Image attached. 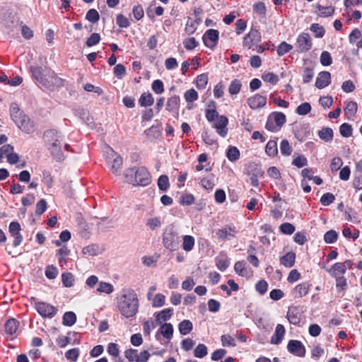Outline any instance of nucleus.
<instances>
[{
  "label": "nucleus",
  "mask_w": 362,
  "mask_h": 362,
  "mask_svg": "<svg viewBox=\"0 0 362 362\" xmlns=\"http://www.w3.org/2000/svg\"><path fill=\"white\" fill-rule=\"evenodd\" d=\"M62 284L65 287H71L74 285V276L70 272H66L62 275Z\"/></svg>",
  "instance_id": "a19ab883"
},
{
  "label": "nucleus",
  "mask_w": 362,
  "mask_h": 362,
  "mask_svg": "<svg viewBox=\"0 0 362 362\" xmlns=\"http://www.w3.org/2000/svg\"><path fill=\"white\" fill-rule=\"evenodd\" d=\"M117 306L120 313L125 317H132L138 312L139 299L133 290L125 291L117 300Z\"/></svg>",
  "instance_id": "f03ea898"
},
{
  "label": "nucleus",
  "mask_w": 362,
  "mask_h": 362,
  "mask_svg": "<svg viewBox=\"0 0 362 362\" xmlns=\"http://www.w3.org/2000/svg\"><path fill=\"white\" fill-rule=\"evenodd\" d=\"M280 151L284 156H288L291 155L292 148L289 144V142L286 139H283L280 144Z\"/></svg>",
  "instance_id": "de8ad7c7"
},
{
  "label": "nucleus",
  "mask_w": 362,
  "mask_h": 362,
  "mask_svg": "<svg viewBox=\"0 0 362 362\" xmlns=\"http://www.w3.org/2000/svg\"><path fill=\"white\" fill-rule=\"evenodd\" d=\"M310 30L315 33L316 37H322L325 33L324 28L318 23H313Z\"/></svg>",
  "instance_id": "6e6d98bb"
},
{
  "label": "nucleus",
  "mask_w": 362,
  "mask_h": 362,
  "mask_svg": "<svg viewBox=\"0 0 362 362\" xmlns=\"http://www.w3.org/2000/svg\"><path fill=\"white\" fill-rule=\"evenodd\" d=\"M241 87L242 83L240 81L234 79L231 81L229 86L228 92L230 95H236L240 92Z\"/></svg>",
  "instance_id": "ea45409f"
},
{
  "label": "nucleus",
  "mask_w": 362,
  "mask_h": 362,
  "mask_svg": "<svg viewBox=\"0 0 362 362\" xmlns=\"http://www.w3.org/2000/svg\"><path fill=\"white\" fill-rule=\"evenodd\" d=\"M346 272V265L343 262L335 263L329 271L330 275L334 277H337L340 274H344Z\"/></svg>",
  "instance_id": "412c9836"
},
{
  "label": "nucleus",
  "mask_w": 362,
  "mask_h": 362,
  "mask_svg": "<svg viewBox=\"0 0 362 362\" xmlns=\"http://www.w3.org/2000/svg\"><path fill=\"white\" fill-rule=\"evenodd\" d=\"M262 78L264 82H267L273 85L276 84L279 81L278 75L273 72L264 73L262 75Z\"/></svg>",
  "instance_id": "4c0bfd02"
},
{
  "label": "nucleus",
  "mask_w": 362,
  "mask_h": 362,
  "mask_svg": "<svg viewBox=\"0 0 362 362\" xmlns=\"http://www.w3.org/2000/svg\"><path fill=\"white\" fill-rule=\"evenodd\" d=\"M114 291L113 286L107 282L100 281L97 288V291L99 293H105L106 294H110L112 293Z\"/></svg>",
  "instance_id": "58836bf2"
},
{
  "label": "nucleus",
  "mask_w": 362,
  "mask_h": 362,
  "mask_svg": "<svg viewBox=\"0 0 362 362\" xmlns=\"http://www.w3.org/2000/svg\"><path fill=\"white\" fill-rule=\"evenodd\" d=\"M124 356L129 362H137L138 361V351L136 349H129L125 351Z\"/></svg>",
  "instance_id": "0e129e2a"
},
{
  "label": "nucleus",
  "mask_w": 362,
  "mask_h": 362,
  "mask_svg": "<svg viewBox=\"0 0 362 362\" xmlns=\"http://www.w3.org/2000/svg\"><path fill=\"white\" fill-rule=\"evenodd\" d=\"M86 19L92 23H95L99 21L100 15L95 9L91 8L86 13Z\"/></svg>",
  "instance_id": "37998d69"
},
{
  "label": "nucleus",
  "mask_w": 362,
  "mask_h": 362,
  "mask_svg": "<svg viewBox=\"0 0 362 362\" xmlns=\"http://www.w3.org/2000/svg\"><path fill=\"white\" fill-rule=\"evenodd\" d=\"M100 40V35L98 33H94L90 35L89 37L87 38L86 41V45L88 47H93L99 43Z\"/></svg>",
  "instance_id": "e2e57ef3"
},
{
  "label": "nucleus",
  "mask_w": 362,
  "mask_h": 362,
  "mask_svg": "<svg viewBox=\"0 0 362 362\" xmlns=\"http://www.w3.org/2000/svg\"><path fill=\"white\" fill-rule=\"evenodd\" d=\"M280 129L286 121V115L280 112H274L269 115Z\"/></svg>",
  "instance_id": "393cba45"
},
{
  "label": "nucleus",
  "mask_w": 362,
  "mask_h": 362,
  "mask_svg": "<svg viewBox=\"0 0 362 362\" xmlns=\"http://www.w3.org/2000/svg\"><path fill=\"white\" fill-rule=\"evenodd\" d=\"M165 297L163 294L157 293L153 299L152 305L154 308H160L165 305Z\"/></svg>",
  "instance_id": "13d9d810"
},
{
  "label": "nucleus",
  "mask_w": 362,
  "mask_h": 362,
  "mask_svg": "<svg viewBox=\"0 0 362 362\" xmlns=\"http://www.w3.org/2000/svg\"><path fill=\"white\" fill-rule=\"evenodd\" d=\"M110 151H111V154L113 158L110 166V170L112 173L119 175L120 173L121 167L123 163V158L117 153H115L112 148H110Z\"/></svg>",
  "instance_id": "2eb2a0df"
},
{
  "label": "nucleus",
  "mask_w": 362,
  "mask_h": 362,
  "mask_svg": "<svg viewBox=\"0 0 362 362\" xmlns=\"http://www.w3.org/2000/svg\"><path fill=\"white\" fill-rule=\"evenodd\" d=\"M221 344L223 346H236L235 339L229 334H223L221 337Z\"/></svg>",
  "instance_id": "09e8293b"
},
{
  "label": "nucleus",
  "mask_w": 362,
  "mask_h": 362,
  "mask_svg": "<svg viewBox=\"0 0 362 362\" xmlns=\"http://www.w3.org/2000/svg\"><path fill=\"white\" fill-rule=\"evenodd\" d=\"M160 333L162 335L168 339H170L173 335V327L170 323H164L160 328Z\"/></svg>",
  "instance_id": "473e14b6"
},
{
  "label": "nucleus",
  "mask_w": 362,
  "mask_h": 362,
  "mask_svg": "<svg viewBox=\"0 0 362 362\" xmlns=\"http://www.w3.org/2000/svg\"><path fill=\"white\" fill-rule=\"evenodd\" d=\"M331 83V74L328 71H321L319 73L315 86L319 89H322L327 86Z\"/></svg>",
  "instance_id": "dca6fc26"
},
{
  "label": "nucleus",
  "mask_w": 362,
  "mask_h": 362,
  "mask_svg": "<svg viewBox=\"0 0 362 362\" xmlns=\"http://www.w3.org/2000/svg\"><path fill=\"white\" fill-rule=\"evenodd\" d=\"M296 254L293 252H287L280 258V262L286 267H292L295 264Z\"/></svg>",
  "instance_id": "5701e85b"
},
{
  "label": "nucleus",
  "mask_w": 362,
  "mask_h": 362,
  "mask_svg": "<svg viewBox=\"0 0 362 362\" xmlns=\"http://www.w3.org/2000/svg\"><path fill=\"white\" fill-rule=\"evenodd\" d=\"M267 97L259 94H255L247 100L249 107L252 110L259 109L265 106Z\"/></svg>",
  "instance_id": "4468645a"
},
{
  "label": "nucleus",
  "mask_w": 362,
  "mask_h": 362,
  "mask_svg": "<svg viewBox=\"0 0 362 362\" xmlns=\"http://www.w3.org/2000/svg\"><path fill=\"white\" fill-rule=\"evenodd\" d=\"M180 106V97L173 95L168 98L166 103V110L169 112H177Z\"/></svg>",
  "instance_id": "4be33fe9"
},
{
  "label": "nucleus",
  "mask_w": 362,
  "mask_h": 362,
  "mask_svg": "<svg viewBox=\"0 0 362 362\" xmlns=\"http://www.w3.org/2000/svg\"><path fill=\"white\" fill-rule=\"evenodd\" d=\"M226 156L230 161H236L240 158V151L237 147L230 146L228 148Z\"/></svg>",
  "instance_id": "f704fd0d"
},
{
  "label": "nucleus",
  "mask_w": 362,
  "mask_h": 362,
  "mask_svg": "<svg viewBox=\"0 0 362 362\" xmlns=\"http://www.w3.org/2000/svg\"><path fill=\"white\" fill-rule=\"evenodd\" d=\"M194 246V238L192 235H185L183 237L182 248L186 252L191 251Z\"/></svg>",
  "instance_id": "c9c22d12"
},
{
  "label": "nucleus",
  "mask_w": 362,
  "mask_h": 362,
  "mask_svg": "<svg viewBox=\"0 0 362 362\" xmlns=\"http://www.w3.org/2000/svg\"><path fill=\"white\" fill-rule=\"evenodd\" d=\"M218 30L215 29H209L203 35L202 40L206 47L213 49L218 42Z\"/></svg>",
  "instance_id": "6e6552de"
},
{
  "label": "nucleus",
  "mask_w": 362,
  "mask_h": 362,
  "mask_svg": "<svg viewBox=\"0 0 362 362\" xmlns=\"http://www.w3.org/2000/svg\"><path fill=\"white\" fill-rule=\"evenodd\" d=\"M296 43L298 50L300 52L309 51L313 45L310 35L306 33H303L298 35Z\"/></svg>",
  "instance_id": "f8f14e48"
},
{
  "label": "nucleus",
  "mask_w": 362,
  "mask_h": 362,
  "mask_svg": "<svg viewBox=\"0 0 362 362\" xmlns=\"http://www.w3.org/2000/svg\"><path fill=\"white\" fill-rule=\"evenodd\" d=\"M335 197L333 194L327 192L324 194L320 198V203L323 206H329L334 202Z\"/></svg>",
  "instance_id": "052dcab7"
},
{
  "label": "nucleus",
  "mask_w": 362,
  "mask_h": 362,
  "mask_svg": "<svg viewBox=\"0 0 362 362\" xmlns=\"http://www.w3.org/2000/svg\"><path fill=\"white\" fill-rule=\"evenodd\" d=\"M317 8L319 11L318 16L322 18L332 16L334 13V8L331 6L325 7L320 4H317Z\"/></svg>",
  "instance_id": "2f4dec72"
},
{
  "label": "nucleus",
  "mask_w": 362,
  "mask_h": 362,
  "mask_svg": "<svg viewBox=\"0 0 362 362\" xmlns=\"http://www.w3.org/2000/svg\"><path fill=\"white\" fill-rule=\"evenodd\" d=\"M286 329L283 325L278 324L275 328V332L271 339V343L273 344H280L285 335Z\"/></svg>",
  "instance_id": "a211bd4d"
},
{
  "label": "nucleus",
  "mask_w": 362,
  "mask_h": 362,
  "mask_svg": "<svg viewBox=\"0 0 362 362\" xmlns=\"http://www.w3.org/2000/svg\"><path fill=\"white\" fill-rule=\"evenodd\" d=\"M173 313V308H165L158 313L156 320L160 323L161 320L167 321L170 319Z\"/></svg>",
  "instance_id": "c756f323"
},
{
  "label": "nucleus",
  "mask_w": 362,
  "mask_h": 362,
  "mask_svg": "<svg viewBox=\"0 0 362 362\" xmlns=\"http://www.w3.org/2000/svg\"><path fill=\"white\" fill-rule=\"evenodd\" d=\"M265 152L267 156L274 157L278 153L277 143L274 140H270L265 146Z\"/></svg>",
  "instance_id": "cd10ccee"
},
{
  "label": "nucleus",
  "mask_w": 362,
  "mask_h": 362,
  "mask_svg": "<svg viewBox=\"0 0 362 362\" xmlns=\"http://www.w3.org/2000/svg\"><path fill=\"white\" fill-rule=\"evenodd\" d=\"M303 309L300 306H291L288 308L286 317L289 322L294 325H298L300 323Z\"/></svg>",
  "instance_id": "9d476101"
},
{
  "label": "nucleus",
  "mask_w": 362,
  "mask_h": 362,
  "mask_svg": "<svg viewBox=\"0 0 362 362\" xmlns=\"http://www.w3.org/2000/svg\"><path fill=\"white\" fill-rule=\"evenodd\" d=\"M76 315L74 312H66L63 316L62 323L65 326L71 327L76 323Z\"/></svg>",
  "instance_id": "c85d7f7f"
},
{
  "label": "nucleus",
  "mask_w": 362,
  "mask_h": 362,
  "mask_svg": "<svg viewBox=\"0 0 362 362\" xmlns=\"http://www.w3.org/2000/svg\"><path fill=\"white\" fill-rule=\"evenodd\" d=\"M310 290V284L304 282L297 285L293 290L295 298H302L305 296Z\"/></svg>",
  "instance_id": "aec40b11"
},
{
  "label": "nucleus",
  "mask_w": 362,
  "mask_h": 362,
  "mask_svg": "<svg viewBox=\"0 0 362 362\" xmlns=\"http://www.w3.org/2000/svg\"><path fill=\"white\" fill-rule=\"evenodd\" d=\"M124 177L128 183L134 186H147L151 182V175L145 167L129 168L125 170Z\"/></svg>",
  "instance_id": "39448f33"
},
{
  "label": "nucleus",
  "mask_w": 362,
  "mask_h": 362,
  "mask_svg": "<svg viewBox=\"0 0 362 362\" xmlns=\"http://www.w3.org/2000/svg\"><path fill=\"white\" fill-rule=\"evenodd\" d=\"M35 301L34 306L37 312L40 316L44 318L52 319L57 314L58 309L57 307L42 301H36L35 298H33Z\"/></svg>",
  "instance_id": "0eeeda50"
},
{
  "label": "nucleus",
  "mask_w": 362,
  "mask_h": 362,
  "mask_svg": "<svg viewBox=\"0 0 362 362\" xmlns=\"http://www.w3.org/2000/svg\"><path fill=\"white\" fill-rule=\"evenodd\" d=\"M161 221L159 217H153L146 220V226L151 230H155L161 226Z\"/></svg>",
  "instance_id": "3c124183"
},
{
  "label": "nucleus",
  "mask_w": 362,
  "mask_h": 362,
  "mask_svg": "<svg viewBox=\"0 0 362 362\" xmlns=\"http://www.w3.org/2000/svg\"><path fill=\"white\" fill-rule=\"evenodd\" d=\"M42 182L49 188L53 186V177L50 172L44 170L42 172Z\"/></svg>",
  "instance_id": "338daca9"
},
{
  "label": "nucleus",
  "mask_w": 362,
  "mask_h": 362,
  "mask_svg": "<svg viewBox=\"0 0 362 362\" xmlns=\"http://www.w3.org/2000/svg\"><path fill=\"white\" fill-rule=\"evenodd\" d=\"M311 110V105L309 103H303L298 105L296 110V112L298 115H305Z\"/></svg>",
  "instance_id": "49530a36"
},
{
  "label": "nucleus",
  "mask_w": 362,
  "mask_h": 362,
  "mask_svg": "<svg viewBox=\"0 0 362 362\" xmlns=\"http://www.w3.org/2000/svg\"><path fill=\"white\" fill-rule=\"evenodd\" d=\"M179 332L182 335L188 334L193 329L192 322L189 320H184L178 325Z\"/></svg>",
  "instance_id": "a878e982"
},
{
  "label": "nucleus",
  "mask_w": 362,
  "mask_h": 362,
  "mask_svg": "<svg viewBox=\"0 0 362 362\" xmlns=\"http://www.w3.org/2000/svg\"><path fill=\"white\" fill-rule=\"evenodd\" d=\"M30 72L37 83L46 89L52 90L64 85L63 80L48 67L31 66Z\"/></svg>",
  "instance_id": "f257e3e1"
},
{
  "label": "nucleus",
  "mask_w": 362,
  "mask_h": 362,
  "mask_svg": "<svg viewBox=\"0 0 362 362\" xmlns=\"http://www.w3.org/2000/svg\"><path fill=\"white\" fill-rule=\"evenodd\" d=\"M352 127L348 123H343L339 127V132L344 137H349L352 134Z\"/></svg>",
  "instance_id": "8fccbe9b"
},
{
  "label": "nucleus",
  "mask_w": 362,
  "mask_h": 362,
  "mask_svg": "<svg viewBox=\"0 0 362 362\" xmlns=\"http://www.w3.org/2000/svg\"><path fill=\"white\" fill-rule=\"evenodd\" d=\"M288 351L298 357H303L305 355V348L300 341L291 339L287 344Z\"/></svg>",
  "instance_id": "9b49d317"
},
{
  "label": "nucleus",
  "mask_w": 362,
  "mask_h": 362,
  "mask_svg": "<svg viewBox=\"0 0 362 362\" xmlns=\"http://www.w3.org/2000/svg\"><path fill=\"white\" fill-rule=\"evenodd\" d=\"M18 326L19 322L14 318H11L5 324V331L7 334L12 335L16 332Z\"/></svg>",
  "instance_id": "b1692460"
},
{
  "label": "nucleus",
  "mask_w": 362,
  "mask_h": 362,
  "mask_svg": "<svg viewBox=\"0 0 362 362\" xmlns=\"http://www.w3.org/2000/svg\"><path fill=\"white\" fill-rule=\"evenodd\" d=\"M158 187L162 192H166L168 189L170 183L168 177L167 175H162L158 177Z\"/></svg>",
  "instance_id": "e433bc0d"
},
{
  "label": "nucleus",
  "mask_w": 362,
  "mask_h": 362,
  "mask_svg": "<svg viewBox=\"0 0 362 362\" xmlns=\"http://www.w3.org/2000/svg\"><path fill=\"white\" fill-rule=\"evenodd\" d=\"M10 115L13 122L20 129L27 134L34 132V125L28 115L20 110L16 103H12L10 105Z\"/></svg>",
  "instance_id": "20e7f679"
},
{
  "label": "nucleus",
  "mask_w": 362,
  "mask_h": 362,
  "mask_svg": "<svg viewBox=\"0 0 362 362\" xmlns=\"http://www.w3.org/2000/svg\"><path fill=\"white\" fill-rule=\"evenodd\" d=\"M280 231L286 235H291L294 233L295 226L290 223H284L279 226Z\"/></svg>",
  "instance_id": "603ef678"
},
{
  "label": "nucleus",
  "mask_w": 362,
  "mask_h": 362,
  "mask_svg": "<svg viewBox=\"0 0 362 362\" xmlns=\"http://www.w3.org/2000/svg\"><path fill=\"white\" fill-rule=\"evenodd\" d=\"M139 103L141 107L151 106L153 104L154 99L151 93H144L141 95Z\"/></svg>",
  "instance_id": "7c9ffc66"
},
{
  "label": "nucleus",
  "mask_w": 362,
  "mask_h": 362,
  "mask_svg": "<svg viewBox=\"0 0 362 362\" xmlns=\"http://www.w3.org/2000/svg\"><path fill=\"white\" fill-rule=\"evenodd\" d=\"M320 60L321 64L323 66H329L332 63V59L331 54L327 51H323L321 53Z\"/></svg>",
  "instance_id": "4d7b16f0"
},
{
  "label": "nucleus",
  "mask_w": 362,
  "mask_h": 362,
  "mask_svg": "<svg viewBox=\"0 0 362 362\" xmlns=\"http://www.w3.org/2000/svg\"><path fill=\"white\" fill-rule=\"evenodd\" d=\"M293 48V46L290 44H288L286 42H282L276 49V52L279 56H283L285 54L289 52Z\"/></svg>",
  "instance_id": "c03bdc74"
},
{
  "label": "nucleus",
  "mask_w": 362,
  "mask_h": 362,
  "mask_svg": "<svg viewBox=\"0 0 362 362\" xmlns=\"http://www.w3.org/2000/svg\"><path fill=\"white\" fill-rule=\"evenodd\" d=\"M161 124L158 123L157 124H153L150 128L146 129L144 133L149 140L154 141L160 137L161 134Z\"/></svg>",
  "instance_id": "f3484780"
},
{
  "label": "nucleus",
  "mask_w": 362,
  "mask_h": 362,
  "mask_svg": "<svg viewBox=\"0 0 362 362\" xmlns=\"http://www.w3.org/2000/svg\"><path fill=\"white\" fill-rule=\"evenodd\" d=\"M333 130L329 127H324L318 132L319 137L325 142L331 141L333 139Z\"/></svg>",
  "instance_id": "bb28decb"
},
{
  "label": "nucleus",
  "mask_w": 362,
  "mask_h": 362,
  "mask_svg": "<svg viewBox=\"0 0 362 362\" xmlns=\"http://www.w3.org/2000/svg\"><path fill=\"white\" fill-rule=\"evenodd\" d=\"M207 347L203 344H199L194 349V356L199 358H202L207 355Z\"/></svg>",
  "instance_id": "79ce46f5"
},
{
  "label": "nucleus",
  "mask_w": 362,
  "mask_h": 362,
  "mask_svg": "<svg viewBox=\"0 0 362 362\" xmlns=\"http://www.w3.org/2000/svg\"><path fill=\"white\" fill-rule=\"evenodd\" d=\"M78 356L79 349L77 348L69 349L65 353V357L73 362H76L78 360Z\"/></svg>",
  "instance_id": "bf43d9fd"
},
{
  "label": "nucleus",
  "mask_w": 362,
  "mask_h": 362,
  "mask_svg": "<svg viewBox=\"0 0 362 362\" xmlns=\"http://www.w3.org/2000/svg\"><path fill=\"white\" fill-rule=\"evenodd\" d=\"M45 276L49 279H54L58 275V270L56 267L49 265L45 269Z\"/></svg>",
  "instance_id": "680f3d73"
},
{
  "label": "nucleus",
  "mask_w": 362,
  "mask_h": 362,
  "mask_svg": "<svg viewBox=\"0 0 362 362\" xmlns=\"http://www.w3.org/2000/svg\"><path fill=\"white\" fill-rule=\"evenodd\" d=\"M261 39L262 36L260 32L257 29L252 28L245 36L243 43L245 46H248V47L250 48L252 45L261 42Z\"/></svg>",
  "instance_id": "ddd939ff"
},
{
  "label": "nucleus",
  "mask_w": 362,
  "mask_h": 362,
  "mask_svg": "<svg viewBox=\"0 0 362 362\" xmlns=\"http://www.w3.org/2000/svg\"><path fill=\"white\" fill-rule=\"evenodd\" d=\"M163 243L170 251H175L179 247L180 236L173 226H170L165 228L163 234Z\"/></svg>",
  "instance_id": "423d86ee"
},
{
  "label": "nucleus",
  "mask_w": 362,
  "mask_h": 362,
  "mask_svg": "<svg viewBox=\"0 0 362 362\" xmlns=\"http://www.w3.org/2000/svg\"><path fill=\"white\" fill-rule=\"evenodd\" d=\"M237 233L236 228L232 225H226L216 231L217 238L221 240H231L235 238Z\"/></svg>",
  "instance_id": "1a4fd4ad"
},
{
  "label": "nucleus",
  "mask_w": 362,
  "mask_h": 362,
  "mask_svg": "<svg viewBox=\"0 0 362 362\" xmlns=\"http://www.w3.org/2000/svg\"><path fill=\"white\" fill-rule=\"evenodd\" d=\"M245 265L246 262L245 261H238L235 264L234 269L239 276H246Z\"/></svg>",
  "instance_id": "864d4df0"
},
{
  "label": "nucleus",
  "mask_w": 362,
  "mask_h": 362,
  "mask_svg": "<svg viewBox=\"0 0 362 362\" xmlns=\"http://www.w3.org/2000/svg\"><path fill=\"white\" fill-rule=\"evenodd\" d=\"M255 289L260 295H264L268 289L267 282L264 279L259 280L255 285Z\"/></svg>",
  "instance_id": "774afa93"
},
{
  "label": "nucleus",
  "mask_w": 362,
  "mask_h": 362,
  "mask_svg": "<svg viewBox=\"0 0 362 362\" xmlns=\"http://www.w3.org/2000/svg\"><path fill=\"white\" fill-rule=\"evenodd\" d=\"M43 139L53 158L59 162L64 160L65 156L62 149L61 134L55 129H49L45 132Z\"/></svg>",
  "instance_id": "7ed1b4c3"
},
{
  "label": "nucleus",
  "mask_w": 362,
  "mask_h": 362,
  "mask_svg": "<svg viewBox=\"0 0 362 362\" xmlns=\"http://www.w3.org/2000/svg\"><path fill=\"white\" fill-rule=\"evenodd\" d=\"M338 238L337 233L334 230H328L324 235V240L326 243L332 244L337 241Z\"/></svg>",
  "instance_id": "a18cd8bd"
},
{
  "label": "nucleus",
  "mask_w": 362,
  "mask_h": 362,
  "mask_svg": "<svg viewBox=\"0 0 362 362\" xmlns=\"http://www.w3.org/2000/svg\"><path fill=\"white\" fill-rule=\"evenodd\" d=\"M185 99L187 103H193L198 99V94L194 89L191 88L185 92Z\"/></svg>",
  "instance_id": "69168bd1"
},
{
  "label": "nucleus",
  "mask_w": 362,
  "mask_h": 362,
  "mask_svg": "<svg viewBox=\"0 0 362 362\" xmlns=\"http://www.w3.org/2000/svg\"><path fill=\"white\" fill-rule=\"evenodd\" d=\"M197 87L199 89H204L208 83V76L206 74H202L197 77Z\"/></svg>",
  "instance_id": "5fc2aeb1"
},
{
  "label": "nucleus",
  "mask_w": 362,
  "mask_h": 362,
  "mask_svg": "<svg viewBox=\"0 0 362 362\" xmlns=\"http://www.w3.org/2000/svg\"><path fill=\"white\" fill-rule=\"evenodd\" d=\"M358 110V105L354 101H348L346 103L344 107V113L346 117L350 119H354Z\"/></svg>",
  "instance_id": "6ab92c4d"
},
{
  "label": "nucleus",
  "mask_w": 362,
  "mask_h": 362,
  "mask_svg": "<svg viewBox=\"0 0 362 362\" xmlns=\"http://www.w3.org/2000/svg\"><path fill=\"white\" fill-rule=\"evenodd\" d=\"M214 178V174H210L207 177H204L201 180L202 186L206 189H212L215 186Z\"/></svg>",
  "instance_id": "72a5a7b5"
}]
</instances>
